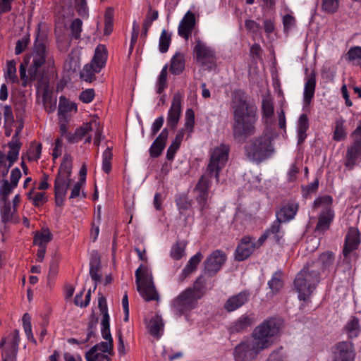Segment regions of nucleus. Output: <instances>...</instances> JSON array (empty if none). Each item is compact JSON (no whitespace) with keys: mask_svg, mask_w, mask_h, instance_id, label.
<instances>
[{"mask_svg":"<svg viewBox=\"0 0 361 361\" xmlns=\"http://www.w3.org/2000/svg\"><path fill=\"white\" fill-rule=\"evenodd\" d=\"M137 291L147 301L158 300L159 294L156 290L152 271L146 266H140L135 271Z\"/></svg>","mask_w":361,"mask_h":361,"instance_id":"1a4fd4ad","label":"nucleus"},{"mask_svg":"<svg viewBox=\"0 0 361 361\" xmlns=\"http://www.w3.org/2000/svg\"><path fill=\"white\" fill-rule=\"evenodd\" d=\"M19 332L13 330L7 337L0 341V348H4L1 357L3 361H15L19 343Z\"/></svg>","mask_w":361,"mask_h":361,"instance_id":"f8f14e48","label":"nucleus"},{"mask_svg":"<svg viewBox=\"0 0 361 361\" xmlns=\"http://www.w3.org/2000/svg\"><path fill=\"white\" fill-rule=\"evenodd\" d=\"M345 121L342 117L336 118L334 131L333 139L337 142L345 139L347 133L345 128Z\"/></svg>","mask_w":361,"mask_h":361,"instance_id":"4c0bfd02","label":"nucleus"},{"mask_svg":"<svg viewBox=\"0 0 361 361\" xmlns=\"http://www.w3.org/2000/svg\"><path fill=\"white\" fill-rule=\"evenodd\" d=\"M16 188L8 180H3L0 185V202H10L8 197Z\"/></svg>","mask_w":361,"mask_h":361,"instance_id":"c03bdc74","label":"nucleus"},{"mask_svg":"<svg viewBox=\"0 0 361 361\" xmlns=\"http://www.w3.org/2000/svg\"><path fill=\"white\" fill-rule=\"evenodd\" d=\"M76 111L77 106L74 102H71L64 97L59 98V116L69 118L68 113Z\"/></svg>","mask_w":361,"mask_h":361,"instance_id":"c9c22d12","label":"nucleus"},{"mask_svg":"<svg viewBox=\"0 0 361 361\" xmlns=\"http://www.w3.org/2000/svg\"><path fill=\"white\" fill-rule=\"evenodd\" d=\"M316 87V78L314 73L311 74L307 79L303 92L304 102L309 105L314 97Z\"/></svg>","mask_w":361,"mask_h":361,"instance_id":"473e14b6","label":"nucleus"},{"mask_svg":"<svg viewBox=\"0 0 361 361\" xmlns=\"http://www.w3.org/2000/svg\"><path fill=\"white\" fill-rule=\"evenodd\" d=\"M79 132H81L82 135L85 136L90 133H92L94 135V144L99 145L102 137V126L98 119L94 118L89 122L84 123L80 128H79Z\"/></svg>","mask_w":361,"mask_h":361,"instance_id":"dca6fc26","label":"nucleus"},{"mask_svg":"<svg viewBox=\"0 0 361 361\" xmlns=\"http://www.w3.org/2000/svg\"><path fill=\"white\" fill-rule=\"evenodd\" d=\"M195 24H179L178 34L185 39H188L192 32H195Z\"/></svg>","mask_w":361,"mask_h":361,"instance_id":"4d7b16f0","label":"nucleus"},{"mask_svg":"<svg viewBox=\"0 0 361 361\" xmlns=\"http://www.w3.org/2000/svg\"><path fill=\"white\" fill-rule=\"evenodd\" d=\"M203 256L200 252H197L194 256L190 258L186 267L182 271L180 275V279L183 281L187 278L191 273L195 271L197 269V265L202 259Z\"/></svg>","mask_w":361,"mask_h":361,"instance_id":"2f4dec72","label":"nucleus"},{"mask_svg":"<svg viewBox=\"0 0 361 361\" xmlns=\"http://www.w3.org/2000/svg\"><path fill=\"white\" fill-rule=\"evenodd\" d=\"M228 154L229 147L224 144L214 147L210 152V158L206 173L201 176L195 188V191L197 193V200L201 209L207 207L210 178L214 176L216 181L219 182V173L228 161Z\"/></svg>","mask_w":361,"mask_h":361,"instance_id":"7ed1b4c3","label":"nucleus"},{"mask_svg":"<svg viewBox=\"0 0 361 361\" xmlns=\"http://www.w3.org/2000/svg\"><path fill=\"white\" fill-rule=\"evenodd\" d=\"M18 135V131L16 133L15 135L12 138L11 142L8 143L9 151L6 156L8 160V166H6V170L4 171V176L8 173L9 169L13 166V164L17 161L18 158L20 144L17 139Z\"/></svg>","mask_w":361,"mask_h":361,"instance_id":"412c9836","label":"nucleus"},{"mask_svg":"<svg viewBox=\"0 0 361 361\" xmlns=\"http://www.w3.org/2000/svg\"><path fill=\"white\" fill-rule=\"evenodd\" d=\"M169 136V131L164 128L150 147V155L153 157L159 156L164 150Z\"/></svg>","mask_w":361,"mask_h":361,"instance_id":"b1692460","label":"nucleus"},{"mask_svg":"<svg viewBox=\"0 0 361 361\" xmlns=\"http://www.w3.org/2000/svg\"><path fill=\"white\" fill-rule=\"evenodd\" d=\"M73 161L71 157L66 155L59 169L54 182V192L56 204L61 205L66 197L68 187L72 183Z\"/></svg>","mask_w":361,"mask_h":361,"instance_id":"0eeeda50","label":"nucleus"},{"mask_svg":"<svg viewBox=\"0 0 361 361\" xmlns=\"http://www.w3.org/2000/svg\"><path fill=\"white\" fill-rule=\"evenodd\" d=\"M187 243L185 241H178L171 247L170 256L175 260L180 259L185 254Z\"/></svg>","mask_w":361,"mask_h":361,"instance_id":"37998d69","label":"nucleus"},{"mask_svg":"<svg viewBox=\"0 0 361 361\" xmlns=\"http://www.w3.org/2000/svg\"><path fill=\"white\" fill-rule=\"evenodd\" d=\"M195 126V113L192 109H188L185 111V123L184 128L185 131H187L189 134L193 132Z\"/></svg>","mask_w":361,"mask_h":361,"instance_id":"603ef678","label":"nucleus"},{"mask_svg":"<svg viewBox=\"0 0 361 361\" xmlns=\"http://www.w3.org/2000/svg\"><path fill=\"white\" fill-rule=\"evenodd\" d=\"M80 49H73L64 63V69L68 73L77 72L80 68Z\"/></svg>","mask_w":361,"mask_h":361,"instance_id":"4be33fe9","label":"nucleus"},{"mask_svg":"<svg viewBox=\"0 0 361 361\" xmlns=\"http://www.w3.org/2000/svg\"><path fill=\"white\" fill-rule=\"evenodd\" d=\"M0 216L4 224H18L20 221L17 209L11 207V202H0Z\"/></svg>","mask_w":361,"mask_h":361,"instance_id":"6ab92c4d","label":"nucleus"},{"mask_svg":"<svg viewBox=\"0 0 361 361\" xmlns=\"http://www.w3.org/2000/svg\"><path fill=\"white\" fill-rule=\"evenodd\" d=\"M4 125L11 126L14 123V117L10 106H4Z\"/></svg>","mask_w":361,"mask_h":361,"instance_id":"680f3d73","label":"nucleus"},{"mask_svg":"<svg viewBox=\"0 0 361 361\" xmlns=\"http://www.w3.org/2000/svg\"><path fill=\"white\" fill-rule=\"evenodd\" d=\"M107 59V50L104 45L99 44L95 49L94 54L91 62L96 68V71H101L105 66Z\"/></svg>","mask_w":361,"mask_h":361,"instance_id":"c85d7f7f","label":"nucleus"},{"mask_svg":"<svg viewBox=\"0 0 361 361\" xmlns=\"http://www.w3.org/2000/svg\"><path fill=\"white\" fill-rule=\"evenodd\" d=\"M346 166H353L357 160L361 159V138L356 139L348 148Z\"/></svg>","mask_w":361,"mask_h":361,"instance_id":"bb28decb","label":"nucleus"},{"mask_svg":"<svg viewBox=\"0 0 361 361\" xmlns=\"http://www.w3.org/2000/svg\"><path fill=\"white\" fill-rule=\"evenodd\" d=\"M345 330L350 338L357 337L360 333L359 320L357 318L351 319L346 325Z\"/></svg>","mask_w":361,"mask_h":361,"instance_id":"6e6d98bb","label":"nucleus"},{"mask_svg":"<svg viewBox=\"0 0 361 361\" xmlns=\"http://www.w3.org/2000/svg\"><path fill=\"white\" fill-rule=\"evenodd\" d=\"M171 41V35L166 30H163L159 37V49L161 53L168 51Z\"/></svg>","mask_w":361,"mask_h":361,"instance_id":"864d4df0","label":"nucleus"},{"mask_svg":"<svg viewBox=\"0 0 361 361\" xmlns=\"http://www.w3.org/2000/svg\"><path fill=\"white\" fill-rule=\"evenodd\" d=\"M94 96L95 94L93 89H87L81 92L80 94V99L83 103L88 104L94 99Z\"/></svg>","mask_w":361,"mask_h":361,"instance_id":"69168bd1","label":"nucleus"},{"mask_svg":"<svg viewBox=\"0 0 361 361\" xmlns=\"http://www.w3.org/2000/svg\"><path fill=\"white\" fill-rule=\"evenodd\" d=\"M333 199L330 195H326L317 198L314 201L313 208L321 209L320 212H334L333 209Z\"/></svg>","mask_w":361,"mask_h":361,"instance_id":"f704fd0d","label":"nucleus"},{"mask_svg":"<svg viewBox=\"0 0 361 361\" xmlns=\"http://www.w3.org/2000/svg\"><path fill=\"white\" fill-rule=\"evenodd\" d=\"M334 259V257L333 253L331 252H326L322 254L317 262H312L308 264H315L316 269L317 270L319 267H322V268L324 269L333 264Z\"/></svg>","mask_w":361,"mask_h":361,"instance_id":"79ce46f5","label":"nucleus"},{"mask_svg":"<svg viewBox=\"0 0 361 361\" xmlns=\"http://www.w3.org/2000/svg\"><path fill=\"white\" fill-rule=\"evenodd\" d=\"M27 197L29 200H31L32 201V204L35 207H39L44 204L47 202L48 197L46 195L45 192H35L34 190H31L27 193Z\"/></svg>","mask_w":361,"mask_h":361,"instance_id":"a18cd8bd","label":"nucleus"},{"mask_svg":"<svg viewBox=\"0 0 361 361\" xmlns=\"http://www.w3.org/2000/svg\"><path fill=\"white\" fill-rule=\"evenodd\" d=\"M99 72H100V71H96L94 65L90 63L83 67L80 73V77L85 81L91 82L94 78L95 74Z\"/></svg>","mask_w":361,"mask_h":361,"instance_id":"09e8293b","label":"nucleus"},{"mask_svg":"<svg viewBox=\"0 0 361 361\" xmlns=\"http://www.w3.org/2000/svg\"><path fill=\"white\" fill-rule=\"evenodd\" d=\"M279 331L276 321L270 319L257 326L252 332V341H246L239 343L235 348V361H250L263 350L272 344V338Z\"/></svg>","mask_w":361,"mask_h":361,"instance_id":"f257e3e1","label":"nucleus"},{"mask_svg":"<svg viewBox=\"0 0 361 361\" xmlns=\"http://www.w3.org/2000/svg\"><path fill=\"white\" fill-rule=\"evenodd\" d=\"M113 159L112 148L107 147L102 154V170L106 173H109L111 171V160Z\"/></svg>","mask_w":361,"mask_h":361,"instance_id":"de8ad7c7","label":"nucleus"},{"mask_svg":"<svg viewBox=\"0 0 361 361\" xmlns=\"http://www.w3.org/2000/svg\"><path fill=\"white\" fill-rule=\"evenodd\" d=\"M164 119L162 116L158 117L157 118H156L154 120V121L153 122L152 127H151L152 135L153 136L155 135L158 133V131L161 129V128L162 127V126L164 124Z\"/></svg>","mask_w":361,"mask_h":361,"instance_id":"774afa93","label":"nucleus"},{"mask_svg":"<svg viewBox=\"0 0 361 361\" xmlns=\"http://www.w3.org/2000/svg\"><path fill=\"white\" fill-rule=\"evenodd\" d=\"M200 280V278L197 279L192 288H186L173 300L171 309L174 315L180 317L197 307L198 300L203 295L198 287Z\"/></svg>","mask_w":361,"mask_h":361,"instance_id":"423d86ee","label":"nucleus"},{"mask_svg":"<svg viewBox=\"0 0 361 361\" xmlns=\"http://www.w3.org/2000/svg\"><path fill=\"white\" fill-rule=\"evenodd\" d=\"M226 260V254L219 250H214L205 261V269L209 272H217Z\"/></svg>","mask_w":361,"mask_h":361,"instance_id":"f3484780","label":"nucleus"},{"mask_svg":"<svg viewBox=\"0 0 361 361\" xmlns=\"http://www.w3.org/2000/svg\"><path fill=\"white\" fill-rule=\"evenodd\" d=\"M52 240V234L49 229L42 228L40 231H36L34 235L33 243L35 245L41 247L47 246L48 243Z\"/></svg>","mask_w":361,"mask_h":361,"instance_id":"e433bc0d","label":"nucleus"},{"mask_svg":"<svg viewBox=\"0 0 361 361\" xmlns=\"http://www.w3.org/2000/svg\"><path fill=\"white\" fill-rule=\"evenodd\" d=\"M255 250H256V248L252 243V238L245 236L242 238L236 248L235 259L238 261L245 260L250 256Z\"/></svg>","mask_w":361,"mask_h":361,"instance_id":"aec40b11","label":"nucleus"},{"mask_svg":"<svg viewBox=\"0 0 361 361\" xmlns=\"http://www.w3.org/2000/svg\"><path fill=\"white\" fill-rule=\"evenodd\" d=\"M83 295V290L80 291V293H78L75 295L74 302L77 306H80L81 307H86L89 305L90 301V296H91V292L89 290L86 295H85V301H80V298H82Z\"/></svg>","mask_w":361,"mask_h":361,"instance_id":"e2e57ef3","label":"nucleus"},{"mask_svg":"<svg viewBox=\"0 0 361 361\" xmlns=\"http://www.w3.org/2000/svg\"><path fill=\"white\" fill-rule=\"evenodd\" d=\"M29 41L30 37L28 35H25L21 39L18 40L15 47V54L16 55L21 54L27 47Z\"/></svg>","mask_w":361,"mask_h":361,"instance_id":"052dcab7","label":"nucleus"},{"mask_svg":"<svg viewBox=\"0 0 361 361\" xmlns=\"http://www.w3.org/2000/svg\"><path fill=\"white\" fill-rule=\"evenodd\" d=\"M249 297L250 294L247 291H241L229 297L224 303V307L228 312L235 311L247 302Z\"/></svg>","mask_w":361,"mask_h":361,"instance_id":"a211bd4d","label":"nucleus"},{"mask_svg":"<svg viewBox=\"0 0 361 361\" xmlns=\"http://www.w3.org/2000/svg\"><path fill=\"white\" fill-rule=\"evenodd\" d=\"M101 334L105 341L100 342L92 348L98 350L109 357L114 354L113 338L110 331V326H101Z\"/></svg>","mask_w":361,"mask_h":361,"instance_id":"2eb2a0df","label":"nucleus"},{"mask_svg":"<svg viewBox=\"0 0 361 361\" xmlns=\"http://www.w3.org/2000/svg\"><path fill=\"white\" fill-rule=\"evenodd\" d=\"M75 8L78 15L82 19L79 18H73V8L71 6L57 7L56 9V22L55 23H82V20L88 16V9L86 0H75Z\"/></svg>","mask_w":361,"mask_h":361,"instance_id":"9b49d317","label":"nucleus"},{"mask_svg":"<svg viewBox=\"0 0 361 361\" xmlns=\"http://www.w3.org/2000/svg\"><path fill=\"white\" fill-rule=\"evenodd\" d=\"M147 328L152 336L160 338L164 329V323L161 316H153L147 323Z\"/></svg>","mask_w":361,"mask_h":361,"instance_id":"a878e982","label":"nucleus"},{"mask_svg":"<svg viewBox=\"0 0 361 361\" xmlns=\"http://www.w3.org/2000/svg\"><path fill=\"white\" fill-rule=\"evenodd\" d=\"M194 59L197 65L207 70L216 66V56L214 48L200 40H197L193 48Z\"/></svg>","mask_w":361,"mask_h":361,"instance_id":"9d476101","label":"nucleus"},{"mask_svg":"<svg viewBox=\"0 0 361 361\" xmlns=\"http://www.w3.org/2000/svg\"><path fill=\"white\" fill-rule=\"evenodd\" d=\"M167 87V65H165L158 77L157 85H156V91L157 93L161 94Z\"/></svg>","mask_w":361,"mask_h":361,"instance_id":"8fccbe9b","label":"nucleus"},{"mask_svg":"<svg viewBox=\"0 0 361 361\" xmlns=\"http://www.w3.org/2000/svg\"><path fill=\"white\" fill-rule=\"evenodd\" d=\"M21 177L22 173L20 170L17 167L14 168L11 172L9 183L15 187H17Z\"/></svg>","mask_w":361,"mask_h":361,"instance_id":"338daca9","label":"nucleus"},{"mask_svg":"<svg viewBox=\"0 0 361 361\" xmlns=\"http://www.w3.org/2000/svg\"><path fill=\"white\" fill-rule=\"evenodd\" d=\"M85 359L87 361H109L110 360L108 356L92 348L86 353Z\"/></svg>","mask_w":361,"mask_h":361,"instance_id":"5fc2aeb1","label":"nucleus"},{"mask_svg":"<svg viewBox=\"0 0 361 361\" xmlns=\"http://www.w3.org/2000/svg\"><path fill=\"white\" fill-rule=\"evenodd\" d=\"M355 353L351 342H340L336 345L333 361H354Z\"/></svg>","mask_w":361,"mask_h":361,"instance_id":"4468645a","label":"nucleus"},{"mask_svg":"<svg viewBox=\"0 0 361 361\" xmlns=\"http://www.w3.org/2000/svg\"><path fill=\"white\" fill-rule=\"evenodd\" d=\"M185 68V55L176 52L171 59L170 71L173 75L180 74Z\"/></svg>","mask_w":361,"mask_h":361,"instance_id":"72a5a7b5","label":"nucleus"},{"mask_svg":"<svg viewBox=\"0 0 361 361\" xmlns=\"http://www.w3.org/2000/svg\"><path fill=\"white\" fill-rule=\"evenodd\" d=\"M320 274L315 264L307 265L297 274L294 281L295 288L300 300H307L319 282Z\"/></svg>","mask_w":361,"mask_h":361,"instance_id":"39448f33","label":"nucleus"},{"mask_svg":"<svg viewBox=\"0 0 361 361\" xmlns=\"http://www.w3.org/2000/svg\"><path fill=\"white\" fill-rule=\"evenodd\" d=\"M359 232L355 228H350L345 237L343 248V255L347 256L353 250L357 249L360 244Z\"/></svg>","mask_w":361,"mask_h":361,"instance_id":"5701e85b","label":"nucleus"},{"mask_svg":"<svg viewBox=\"0 0 361 361\" xmlns=\"http://www.w3.org/2000/svg\"><path fill=\"white\" fill-rule=\"evenodd\" d=\"M298 210V204L289 202L284 205L277 213V218L283 222L292 220L296 215Z\"/></svg>","mask_w":361,"mask_h":361,"instance_id":"cd10ccee","label":"nucleus"},{"mask_svg":"<svg viewBox=\"0 0 361 361\" xmlns=\"http://www.w3.org/2000/svg\"><path fill=\"white\" fill-rule=\"evenodd\" d=\"M42 145L38 143H33L28 152V159L31 161H37L41 157Z\"/></svg>","mask_w":361,"mask_h":361,"instance_id":"13d9d810","label":"nucleus"},{"mask_svg":"<svg viewBox=\"0 0 361 361\" xmlns=\"http://www.w3.org/2000/svg\"><path fill=\"white\" fill-rule=\"evenodd\" d=\"M309 128L308 118L306 114L300 115L297 126L298 143L302 142L306 138V131Z\"/></svg>","mask_w":361,"mask_h":361,"instance_id":"58836bf2","label":"nucleus"},{"mask_svg":"<svg viewBox=\"0 0 361 361\" xmlns=\"http://www.w3.org/2000/svg\"><path fill=\"white\" fill-rule=\"evenodd\" d=\"M334 216V212H330L329 210L327 212H320L316 226V231L324 233L329 230Z\"/></svg>","mask_w":361,"mask_h":361,"instance_id":"7c9ffc66","label":"nucleus"},{"mask_svg":"<svg viewBox=\"0 0 361 361\" xmlns=\"http://www.w3.org/2000/svg\"><path fill=\"white\" fill-rule=\"evenodd\" d=\"M182 99L183 97L180 93H176L173 95L171 106L167 113V124L172 128H174L180 118L182 111Z\"/></svg>","mask_w":361,"mask_h":361,"instance_id":"ddd939ff","label":"nucleus"},{"mask_svg":"<svg viewBox=\"0 0 361 361\" xmlns=\"http://www.w3.org/2000/svg\"><path fill=\"white\" fill-rule=\"evenodd\" d=\"M340 0H323L322 8L328 13H334L337 11Z\"/></svg>","mask_w":361,"mask_h":361,"instance_id":"bf43d9fd","label":"nucleus"},{"mask_svg":"<svg viewBox=\"0 0 361 361\" xmlns=\"http://www.w3.org/2000/svg\"><path fill=\"white\" fill-rule=\"evenodd\" d=\"M281 277L282 273L281 271H276L273 274L271 279L268 282L270 289L274 293H276L282 288L283 282Z\"/></svg>","mask_w":361,"mask_h":361,"instance_id":"3c124183","label":"nucleus"},{"mask_svg":"<svg viewBox=\"0 0 361 361\" xmlns=\"http://www.w3.org/2000/svg\"><path fill=\"white\" fill-rule=\"evenodd\" d=\"M245 155L250 159L261 161L273 152L271 141L267 135H262L249 140L244 147Z\"/></svg>","mask_w":361,"mask_h":361,"instance_id":"6e6552de","label":"nucleus"},{"mask_svg":"<svg viewBox=\"0 0 361 361\" xmlns=\"http://www.w3.org/2000/svg\"><path fill=\"white\" fill-rule=\"evenodd\" d=\"M90 274L92 279L97 283L100 281L101 277L99 274L100 270V262L97 257L92 258L90 264Z\"/></svg>","mask_w":361,"mask_h":361,"instance_id":"49530a36","label":"nucleus"},{"mask_svg":"<svg viewBox=\"0 0 361 361\" xmlns=\"http://www.w3.org/2000/svg\"><path fill=\"white\" fill-rule=\"evenodd\" d=\"M231 107L233 111V133L235 137L250 136L255 133L258 117L257 108L247 102V97L240 92L234 93Z\"/></svg>","mask_w":361,"mask_h":361,"instance_id":"f03ea898","label":"nucleus"},{"mask_svg":"<svg viewBox=\"0 0 361 361\" xmlns=\"http://www.w3.org/2000/svg\"><path fill=\"white\" fill-rule=\"evenodd\" d=\"M150 24H133L129 51L131 53L138 37L145 40L147 37Z\"/></svg>","mask_w":361,"mask_h":361,"instance_id":"393cba45","label":"nucleus"},{"mask_svg":"<svg viewBox=\"0 0 361 361\" xmlns=\"http://www.w3.org/2000/svg\"><path fill=\"white\" fill-rule=\"evenodd\" d=\"M99 308L102 314V319L101 321V326H110L109 320L110 317L108 313V307L106 298L99 294V297L98 298Z\"/></svg>","mask_w":361,"mask_h":361,"instance_id":"a19ab883","label":"nucleus"},{"mask_svg":"<svg viewBox=\"0 0 361 361\" xmlns=\"http://www.w3.org/2000/svg\"><path fill=\"white\" fill-rule=\"evenodd\" d=\"M255 323L254 318L251 315L243 314L230 327L232 333L245 331Z\"/></svg>","mask_w":361,"mask_h":361,"instance_id":"c756f323","label":"nucleus"},{"mask_svg":"<svg viewBox=\"0 0 361 361\" xmlns=\"http://www.w3.org/2000/svg\"><path fill=\"white\" fill-rule=\"evenodd\" d=\"M46 63V48L43 44L36 46L33 51L24 58L19 72L25 86L28 78L30 80L42 81L44 75L43 66Z\"/></svg>","mask_w":361,"mask_h":361,"instance_id":"20e7f679","label":"nucleus"},{"mask_svg":"<svg viewBox=\"0 0 361 361\" xmlns=\"http://www.w3.org/2000/svg\"><path fill=\"white\" fill-rule=\"evenodd\" d=\"M4 77L7 82L16 83L18 82L16 73V63L14 60L7 62L6 68L4 71Z\"/></svg>","mask_w":361,"mask_h":361,"instance_id":"ea45409f","label":"nucleus"},{"mask_svg":"<svg viewBox=\"0 0 361 361\" xmlns=\"http://www.w3.org/2000/svg\"><path fill=\"white\" fill-rule=\"evenodd\" d=\"M262 110L266 117L269 118L272 116L274 114L273 102L269 99H264L262 102Z\"/></svg>","mask_w":361,"mask_h":361,"instance_id":"0e129e2a","label":"nucleus"}]
</instances>
